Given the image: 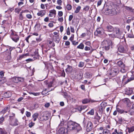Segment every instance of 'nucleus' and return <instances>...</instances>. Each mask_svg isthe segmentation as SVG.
Returning a JSON list of instances; mask_svg holds the SVG:
<instances>
[{
    "instance_id": "nucleus-6",
    "label": "nucleus",
    "mask_w": 134,
    "mask_h": 134,
    "mask_svg": "<svg viewBox=\"0 0 134 134\" xmlns=\"http://www.w3.org/2000/svg\"><path fill=\"white\" fill-rule=\"evenodd\" d=\"M93 125L92 122L90 121H88L87 122L86 130L87 132H89L91 131L92 129Z\"/></svg>"
},
{
    "instance_id": "nucleus-40",
    "label": "nucleus",
    "mask_w": 134,
    "mask_h": 134,
    "mask_svg": "<svg viewBox=\"0 0 134 134\" xmlns=\"http://www.w3.org/2000/svg\"><path fill=\"white\" fill-rule=\"evenodd\" d=\"M19 19L20 20H23V16L22 13L20 12L19 14Z\"/></svg>"
},
{
    "instance_id": "nucleus-42",
    "label": "nucleus",
    "mask_w": 134,
    "mask_h": 134,
    "mask_svg": "<svg viewBox=\"0 0 134 134\" xmlns=\"http://www.w3.org/2000/svg\"><path fill=\"white\" fill-rule=\"evenodd\" d=\"M29 93L30 94H32L35 96H37L39 95L40 93H33L31 92H30Z\"/></svg>"
},
{
    "instance_id": "nucleus-21",
    "label": "nucleus",
    "mask_w": 134,
    "mask_h": 134,
    "mask_svg": "<svg viewBox=\"0 0 134 134\" xmlns=\"http://www.w3.org/2000/svg\"><path fill=\"white\" fill-rule=\"evenodd\" d=\"M39 114L37 113H35L32 115V117L34 118V121H35L37 118Z\"/></svg>"
},
{
    "instance_id": "nucleus-20",
    "label": "nucleus",
    "mask_w": 134,
    "mask_h": 134,
    "mask_svg": "<svg viewBox=\"0 0 134 134\" xmlns=\"http://www.w3.org/2000/svg\"><path fill=\"white\" fill-rule=\"evenodd\" d=\"M6 80L4 77H0V84H2L6 82Z\"/></svg>"
},
{
    "instance_id": "nucleus-18",
    "label": "nucleus",
    "mask_w": 134,
    "mask_h": 134,
    "mask_svg": "<svg viewBox=\"0 0 134 134\" xmlns=\"http://www.w3.org/2000/svg\"><path fill=\"white\" fill-rule=\"evenodd\" d=\"M133 90L132 88H129L125 92V94L128 95H130L132 94Z\"/></svg>"
},
{
    "instance_id": "nucleus-31",
    "label": "nucleus",
    "mask_w": 134,
    "mask_h": 134,
    "mask_svg": "<svg viewBox=\"0 0 134 134\" xmlns=\"http://www.w3.org/2000/svg\"><path fill=\"white\" fill-rule=\"evenodd\" d=\"M81 7L80 6H78L76 8L75 10V13H78L81 9Z\"/></svg>"
},
{
    "instance_id": "nucleus-57",
    "label": "nucleus",
    "mask_w": 134,
    "mask_h": 134,
    "mask_svg": "<svg viewBox=\"0 0 134 134\" xmlns=\"http://www.w3.org/2000/svg\"><path fill=\"white\" fill-rule=\"evenodd\" d=\"M4 72L3 71H1L0 72V75L1 77H3L4 76Z\"/></svg>"
},
{
    "instance_id": "nucleus-10",
    "label": "nucleus",
    "mask_w": 134,
    "mask_h": 134,
    "mask_svg": "<svg viewBox=\"0 0 134 134\" xmlns=\"http://www.w3.org/2000/svg\"><path fill=\"white\" fill-rule=\"evenodd\" d=\"M103 33V30L102 28H99L97 29L96 32L94 33L95 35L99 34L100 35H102Z\"/></svg>"
},
{
    "instance_id": "nucleus-45",
    "label": "nucleus",
    "mask_w": 134,
    "mask_h": 134,
    "mask_svg": "<svg viewBox=\"0 0 134 134\" xmlns=\"http://www.w3.org/2000/svg\"><path fill=\"white\" fill-rule=\"evenodd\" d=\"M84 63L82 62H80L79 65V66L80 67H82L84 66Z\"/></svg>"
},
{
    "instance_id": "nucleus-27",
    "label": "nucleus",
    "mask_w": 134,
    "mask_h": 134,
    "mask_svg": "<svg viewBox=\"0 0 134 134\" xmlns=\"http://www.w3.org/2000/svg\"><path fill=\"white\" fill-rule=\"evenodd\" d=\"M134 80V77H131L130 79H128L126 81H125L124 82L125 84H126L131 81L132 80Z\"/></svg>"
},
{
    "instance_id": "nucleus-63",
    "label": "nucleus",
    "mask_w": 134,
    "mask_h": 134,
    "mask_svg": "<svg viewBox=\"0 0 134 134\" xmlns=\"http://www.w3.org/2000/svg\"><path fill=\"white\" fill-rule=\"evenodd\" d=\"M84 49L86 51H89V50H90V47H88L87 46H86L85 48Z\"/></svg>"
},
{
    "instance_id": "nucleus-9",
    "label": "nucleus",
    "mask_w": 134,
    "mask_h": 134,
    "mask_svg": "<svg viewBox=\"0 0 134 134\" xmlns=\"http://www.w3.org/2000/svg\"><path fill=\"white\" fill-rule=\"evenodd\" d=\"M10 110V107L7 106L5 107L4 109L0 112V114H4L7 112H9Z\"/></svg>"
},
{
    "instance_id": "nucleus-4",
    "label": "nucleus",
    "mask_w": 134,
    "mask_h": 134,
    "mask_svg": "<svg viewBox=\"0 0 134 134\" xmlns=\"http://www.w3.org/2000/svg\"><path fill=\"white\" fill-rule=\"evenodd\" d=\"M118 51L121 53H128L129 48L128 46H120L118 48Z\"/></svg>"
},
{
    "instance_id": "nucleus-36",
    "label": "nucleus",
    "mask_w": 134,
    "mask_h": 134,
    "mask_svg": "<svg viewBox=\"0 0 134 134\" xmlns=\"http://www.w3.org/2000/svg\"><path fill=\"white\" fill-rule=\"evenodd\" d=\"M114 44L113 42L112 41H109V47L110 46L111 48H112L114 46Z\"/></svg>"
},
{
    "instance_id": "nucleus-1",
    "label": "nucleus",
    "mask_w": 134,
    "mask_h": 134,
    "mask_svg": "<svg viewBox=\"0 0 134 134\" xmlns=\"http://www.w3.org/2000/svg\"><path fill=\"white\" fill-rule=\"evenodd\" d=\"M67 127L68 130L78 132L82 130L80 125L75 122L70 121L67 123Z\"/></svg>"
},
{
    "instance_id": "nucleus-39",
    "label": "nucleus",
    "mask_w": 134,
    "mask_h": 134,
    "mask_svg": "<svg viewBox=\"0 0 134 134\" xmlns=\"http://www.w3.org/2000/svg\"><path fill=\"white\" fill-rule=\"evenodd\" d=\"M68 68H67L65 70V71H68L69 72L70 71L72 70V68L71 66H69V65H68Z\"/></svg>"
},
{
    "instance_id": "nucleus-46",
    "label": "nucleus",
    "mask_w": 134,
    "mask_h": 134,
    "mask_svg": "<svg viewBox=\"0 0 134 134\" xmlns=\"http://www.w3.org/2000/svg\"><path fill=\"white\" fill-rule=\"evenodd\" d=\"M126 10H129L131 12H133V10H132V9L131 7H129L126 6Z\"/></svg>"
},
{
    "instance_id": "nucleus-2",
    "label": "nucleus",
    "mask_w": 134,
    "mask_h": 134,
    "mask_svg": "<svg viewBox=\"0 0 134 134\" xmlns=\"http://www.w3.org/2000/svg\"><path fill=\"white\" fill-rule=\"evenodd\" d=\"M122 34V32L118 27L114 28L111 26H109V37H120V35Z\"/></svg>"
},
{
    "instance_id": "nucleus-51",
    "label": "nucleus",
    "mask_w": 134,
    "mask_h": 134,
    "mask_svg": "<svg viewBox=\"0 0 134 134\" xmlns=\"http://www.w3.org/2000/svg\"><path fill=\"white\" fill-rule=\"evenodd\" d=\"M58 14L59 17L62 16L63 15V13L62 11H59L58 12Z\"/></svg>"
},
{
    "instance_id": "nucleus-58",
    "label": "nucleus",
    "mask_w": 134,
    "mask_h": 134,
    "mask_svg": "<svg viewBox=\"0 0 134 134\" xmlns=\"http://www.w3.org/2000/svg\"><path fill=\"white\" fill-rule=\"evenodd\" d=\"M70 34L69 28V27H68L67 29V34L68 35H70Z\"/></svg>"
},
{
    "instance_id": "nucleus-16",
    "label": "nucleus",
    "mask_w": 134,
    "mask_h": 134,
    "mask_svg": "<svg viewBox=\"0 0 134 134\" xmlns=\"http://www.w3.org/2000/svg\"><path fill=\"white\" fill-rule=\"evenodd\" d=\"M12 93L10 92H5L4 93V97L5 98H9L12 96Z\"/></svg>"
},
{
    "instance_id": "nucleus-14",
    "label": "nucleus",
    "mask_w": 134,
    "mask_h": 134,
    "mask_svg": "<svg viewBox=\"0 0 134 134\" xmlns=\"http://www.w3.org/2000/svg\"><path fill=\"white\" fill-rule=\"evenodd\" d=\"M46 113L44 112H43V115L42 116V118L43 120H47L49 118L48 116L46 114Z\"/></svg>"
},
{
    "instance_id": "nucleus-29",
    "label": "nucleus",
    "mask_w": 134,
    "mask_h": 134,
    "mask_svg": "<svg viewBox=\"0 0 134 134\" xmlns=\"http://www.w3.org/2000/svg\"><path fill=\"white\" fill-rule=\"evenodd\" d=\"M109 8H107L105 9V10H103V13L105 15H108L109 14Z\"/></svg>"
},
{
    "instance_id": "nucleus-7",
    "label": "nucleus",
    "mask_w": 134,
    "mask_h": 134,
    "mask_svg": "<svg viewBox=\"0 0 134 134\" xmlns=\"http://www.w3.org/2000/svg\"><path fill=\"white\" fill-rule=\"evenodd\" d=\"M67 130L63 127L60 128L57 132L58 134H68Z\"/></svg>"
},
{
    "instance_id": "nucleus-60",
    "label": "nucleus",
    "mask_w": 134,
    "mask_h": 134,
    "mask_svg": "<svg viewBox=\"0 0 134 134\" xmlns=\"http://www.w3.org/2000/svg\"><path fill=\"white\" fill-rule=\"evenodd\" d=\"M85 44L86 45L88 46H90L91 44L90 41H87L85 43Z\"/></svg>"
},
{
    "instance_id": "nucleus-38",
    "label": "nucleus",
    "mask_w": 134,
    "mask_h": 134,
    "mask_svg": "<svg viewBox=\"0 0 134 134\" xmlns=\"http://www.w3.org/2000/svg\"><path fill=\"white\" fill-rule=\"evenodd\" d=\"M103 134H108L109 133V130L107 129H104L103 132Z\"/></svg>"
},
{
    "instance_id": "nucleus-33",
    "label": "nucleus",
    "mask_w": 134,
    "mask_h": 134,
    "mask_svg": "<svg viewBox=\"0 0 134 134\" xmlns=\"http://www.w3.org/2000/svg\"><path fill=\"white\" fill-rule=\"evenodd\" d=\"M90 102L89 100L87 99H84L82 100V103L84 104H86Z\"/></svg>"
},
{
    "instance_id": "nucleus-12",
    "label": "nucleus",
    "mask_w": 134,
    "mask_h": 134,
    "mask_svg": "<svg viewBox=\"0 0 134 134\" xmlns=\"http://www.w3.org/2000/svg\"><path fill=\"white\" fill-rule=\"evenodd\" d=\"M44 83L47 87L49 88L52 86L53 82L51 81L50 82H48V81L46 80L44 82Z\"/></svg>"
},
{
    "instance_id": "nucleus-61",
    "label": "nucleus",
    "mask_w": 134,
    "mask_h": 134,
    "mask_svg": "<svg viewBox=\"0 0 134 134\" xmlns=\"http://www.w3.org/2000/svg\"><path fill=\"white\" fill-rule=\"evenodd\" d=\"M58 20L60 22H62L63 21V17H61L60 18H59L58 19Z\"/></svg>"
},
{
    "instance_id": "nucleus-64",
    "label": "nucleus",
    "mask_w": 134,
    "mask_h": 134,
    "mask_svg": "<svg viewBox=\"0 0 134 134\" xmlns=\"http://www.w3.org/2000/svg\"><path fill=\"white\" fill-rule=\"evenodd\" d=\"M48 25L50 27H53V24L52 23H50L48 24Z\"/></svg>"
},
{
    "instance_id": "nucleus-3",
    "label": "nucleus",
    "mask_w": 134,
    "mask_h": 134,
    "mask_svg": "<svg viewBox=\"0 0 134 134\" xmlns=\"http://www.w3.org/2000/svg\"><path fill=\"white\" fill-rule=\"evenodd\" d=\"M119 72V70L116 66H114L111 68L109 72V75L112 77L116 76Z\"/></svg>"
},
{
    "instance_id": "nucleus-24",
    "label": "nucleus",
    "mask_w": 134,
    "mask_h": 134,
    "mask_svg": "<svg viewBox=\"0 0 134 134\" xmlns=\"http://www.w3.org/2000/svg\"><path fill=\"white\" fill-rule=\"evenodd\" d=\"M95 118L96 119L97 121L99 122H101L102 121H100V116L97 113H96V115L95 116Z\"/></svg>"
},
{
    "instance_id": "nucleus-44",
    "label": "nucleus",
    "mask_w": 134,
    "mask_h": 134,
    "mask_svg": "<svg viewBox=\"0 0 134 134\" xmlns=\"http://www.w3.org/2000/svg\"><path fill=\"white\" fill-rule=\"evenodd\" d=\"M90 7L88 6H86L83 9V10L85 11H87L89 9Z\"/></svg>"
},
{
    "instance_id": "nucleus-32",
    "label": "nucleus",
    "mask_w": 134,
    "mask_h": 134,
    "mask_svg": "<svg viewBox=\"0 0 134 134\" xmlns=\"http://www.w3.org/2000/svg\"><path fill=\"white\" fill-rule=\"evenodd\" d=\"M33 55H35V57L36 58H38L39 54L38 53V49H36L34 52V54Z\"/></svg>"
},
{
    "instance_id": "nucleus-55",
    "label": "nucleus",
    "mask_w": 134,
    "mask_h": 134,
    "mask_svg": "<svg viewBox=\"0 0 134 134\" xmlns=\"http://www.w3.org/2000/svg\"><path fill=\"white\" fill-rule=\"evenodd\" d=\"M127 75H125L123 76L122 79V81L123 82H124L125 81V79L127 78Z\"/></svg>"
},
{
    "instance_id": "nucleus-49",
    "label": "nucleus",
    "mask_w": 134,
    "mask_h": 134,
    "mask_svg": "<svg viewBox=\"0 0 134 134\" xmlns=\"http://www.w3.org/2000/svg\"><path fill=\"white\" fill-rule=\"evenodd\" d=\"M19 82H23L24 80V79L23 78L18 77Z\"/></svg>"
},
{
    "instance_id": "nucleus-13",
    "label": "nucleus",
    "mask_w": 134,
    "mask_h": 134,
    "mask_svg": "<svg viewBox=\"0 0 134 134\" xmlns=\"http://www.w3.org/2000/svg\"><path fill=\"white\" fill-rule=\"evenodd\" d=\"M117 64L119 66L124 70L125 68V65L123 62L121 61H119L117 62Z\"/></svg>"
},
{
    "instance_id": "nucleus-53",
    "label": "nucleus",
    "mask_w": 134,
    "mask_h": 134,
    "mask_svg": "<svg viewBox=\"0 0 134 134\" xmlns=\"http://www.w3.org/2000/svg\"><path fill=\"white\" fill-rule=\"evenodd\" d=\"M72 44L74 45H76L78 44V42H76L75 41H72Z\"/></svg>"
},
{
    "instance_id": "nucleus-5",
    "label": "nucleus",
    "mask_w": 134,
    "mask_h": 134,
    "mask_svg": "<svg viewBox=\"0 0 134 134\" xmlns=\"http://www.w3.org/2000/svg\"><path fill=\"white\" fill-rule=\"evenodd\" d=\"M111 7H109V14L111 15H115L117 14V12L116 10V6L113 5H111Z\"/></svg>"
},
{
    "instance_id": "nucleus-35",
    "label": "nucleus",
    "mask_w": 134,
    "mask_h": 134,
    "mask_svg": "<svg viewBox=\"0 0 134 134\" xmlns=\"http://www.w3.org/2000/svg\"><path fill=\"white\" fill-rule=\"evenodd\" d=\"M49 12L50 13H51L52 14H54L55 15L56 14V11L54 9L51 10H49Z\"/></svg>"
},
{
    "instance_id": "nucleus-43",
    "label": "nucleus",
    "mask_w": 134,
    "mask_h": 134,
    "mask_svg": "<svg viewBox=\"0 0 134 134\" xmlns=\"http://www.w3.org/2000/svg\"><path fill=\"white\" fill-rule=\"evenodd\" d=\"M88 114L93 115L94 114V111L93 109H92L88 113Z\"/></svg>"
},
{
    "instance_id": "nucleus-17",
    "label": "nucleus",
    "mask_w": 134,
    "mask_h": 134,
    "mask_svg": "<svg viewBox=\"0 0 134 134\" xmlns=\"http://www.w3.org/2000/svg\"><path fill=\"white\" fill-rule=\"evenodd\" d=\"M46 12L44 10H42L40 11V12L38 13L37 14L38 16H41L42 17L45 14Z\"/></svg>"
},
{
    "instance_id": "nucleus-54",
    "label": "nucleus",
    "mask_w": 134,
    "mask_h": 134,
    "mask_svg": "<svg viewBox=\"0 0 134 134\" xmlns=\"http://www.w3.org/2000/svg\"><path fill=\"white\" fill-rule=\"evenodd\" d=\"M9 51L10 52H8V57L10 59V54H11V52H10L12 51V49L11 48H9Z\"/></svg>"
},
{
    "instance_id": "nucleus-19",
    "label": "nucleus",
    "mask_w": 134,
    "mask_h": 134,
    "mask_svg": "<svg viewBox=\"0 0 134 134\" xmlns=\"http://www.w3.org/2000/svg\"><path fill=\"white\" fill-rule=\"evenodd\" d=\"M12 81L15 83H18L19 82L18 77H14L12 78Z\"/></svg>"
},
{
    "instance_id": "nucleus-23",
    "label": "nucleus",
    "mask_w": 134,
    "mask_h": 134,
    "mask_svg": "<svg viewBox=\"0 0 134 134\" xmlns=\"http://www.w3.org/2000/svg\"><path fill=\"white\" fill-rule=\"evenodd\" d=\"M54 90V88L53 89H51L50 90H48V91H47V89H46L45 90H43L42 92V95H44L46 94L48 92L53 90Z\"/></svg>"
},
{
    "instance_id": "nucleus-28",
    "label": "nucleus",
    "mask_w": 134,
    "mask_h": 134,
    "mask_svg": "<svg viewBox=\"0 0 134 134\" xmlns=\"http://www.w3.org/2000/svg\"><path fill=\"white\" fill-rule=\"evenodd\" d=\"M84 44L82 43H81L77 47V48L78 49H83L84 48Z\"/></svg>"
},
{
    "instance_id": "nucleus-11",
    "label": "nucleus",
    "mask_w": 134,
    "mask_h": 134,
    "mask_svg": "<svg viewBox=\"0 0 134 134\" xmlns=\"http://www.w3.org/2000/svg\"><path fill=\"white\" fill-rule=\"evenodd\" d=\"M11 125L13 126H17L18 124V121L17 119L15 118H13L12 120H11L10 122Z\"/></svg>"
},
{
    "instance_id": "nucleus-41",
    "label": "nucleus",
    "mask_w": 134,
    "mask_h": 134,
    "mask_svg": "<svg viewBox=\"0 0 134 134\" xmlns=\"http://www.w3.org/2000/svg\"><path fill=\"white\" fill-rule=\"evenodd\" d=\"M66 8L68 10H70L71 9L72 6L70 4H67L66 6Z\"/></svg>"
},
{
    "instance_id": "nucleus-50",
    "label": "nucleus",
    "mask_w": 134,
    "mask_h": 134,
    "mask_svg": "<svg viewBox=\"0 0 134 134\" xmlns=\"http://www.w3.org/2000/svg\"><path fill=\"white\" fill-rule=\"evenodd\" d=\"M62 3V1L61 0H57V3L59 5H61Z\"/></svg>"
},
{
    "instance_id": "nucleus-47",
    "label": "nucleus",
    "mask_w": 134,
    "mask_h": 134,
    "mask_svg": "<svg viewBox=\"0 0 134 134\" xmlns=\"http://www.w3.org/2000/svg\"><path fill=\"white\" fill-rule=\"evenodd\" d=\"M26 115L27 117H30L31 115V113L30 112L26 111Z\"/></svg>"
},
{
    "instance_id": "nucleus-34",
    "label": "nucleus",
    "mask_w": 134,
    "mask_h": 134,
    "mask_svg": "<svg viewBox=\"0 0 134 134\" xmlns=\"http://www.w3.org/2000/svg\"><path fill=\"white\" fill-rule=\"evenodd\" d=\"M116 110L117 111L121 114L122 113L124 112V110H123L121 109L118 108H116Z\"/></svg>"
},
{
    "instance_id": "nucleus-22",
    "label": "nucleus",
    "mask_w": 134,
    "mask_h": 134,
    "mask_svg": "<svg viewBox=\"0 0 134 134\" xmlns=\"http://www.w3.org/2000/svg\"><path fill=\"white\" fill-rule=\"evenodd\" d=\"M118 122L119 124H121L122 122L124 121V119L121 116L118 117Z\"/></svg>"
},
{
    "instance_id": "nucleus-48",
    "label": "nucleus",
    "mask_w": 134,
    "mask_h": 134,
    "mask_svg": "<svg viewBox=\"0 0 134 134\" xmlns=\"http://www.w3.org/2000/svg\"><path fill=\"white\" fill-rule=\"evenodd\" d=\"M34 125L35 123L33 122H31L29 124V127L30 128H31L33 126H34Z\"/></svg>"
},
{
    "instance_id": "nucleus-62",
    "label": "nucleus",
    "mask_w": 134,
    "mask_h": 134,
    "mask_svg": "<svg viewBox=\"0 0 134 134\" xmlns=\"http://www.w3.org/2000/svg\"><path fill=\"white\" fill-rule=\"evenodd\" d=\"M73 18V16L72 15H70L69 16V20L70 21H71Z\"/></svg>"
},
{
    "instance_id": "nucleus-52",
    "label": "nucleus",
    "mask_w": 134,
    "mask_h": 134,
    "mask_svg": "<svg viewBox=\"0 0 134 134\" xmlns=\"http://www.w3.org/2000/svg\"><path fill=\"white\" fill-rule=\"evenodd\" d=\"M26 17L29 19H31L32 18V15L30 14H27L26 15Z\"/></svg>"
},
{
    "instance_id": "nucleus-8",
    "label": "nucleus",
    "mask_w": 134,
    "mask_h": 134,
    "mask_svg": "<svg viewBox=\"0 0 134 134\" xmlns=\"http://www.w3.org/2000/svg\"><path fill=\"white\" fill-rule=\"evenodd\" d=\"M11 38L15 42H17L19 40V37L16 34H15L12 36Z\"/></svg>"
},
{
    "instance_id": "nucleus-30",
    "label": "nucleus",
    "mask_w": 134,
    "mask_h": 134,
    "mask_svg": "<svg viewBox=\"0 0 134 134\" xmlns=\"http://www.w3.org/2000/svg\"><path fill=\"white\" fill-rule=\"evenodd\" d=\"M55 37L56 40H55V42L57 43H59L60 41L59 37V35H57L54 36Z\"/></svg>"
},
{
    "instance_id": "nucleus-59",
    "label": "nucleus",
    "mask_w": 134,
    "mask_h": 134,
    "mask_svg": "<svg viewBox=\"0 0 134 134\" xmlns=\"http://www.w3.org/2000/svg\"><path fill=\"white\" fill-rule=\"evenodd\" d=\"M102 0H99V1L97 2V5L99 6L102 3Z\"/></svg>"
},
{
    "instance_id": "nucleus-15",
    "label": "nucleus",
    "mask_w": 134,
    "mask_h": 134,
    "mask_svg": "<svg viewBox=\"0 0 134 134\" xmlns=\"http://www.w3.org/2000/svg\"><path fill=\"white\" fill-rule=\"evenodd\" d=\"M129 112L131 115H134V104H132L131 108L129 111Z\"/></svg>"
},
{
    "instance_id": "nucleus-25",
    "label": "nucleus",
    "mask_w": 134,
    "mask_h": 134,
    "mask_svg": "<svg viewBox=\"0 0 134 134\" xmlns=\"http://www.w3.org/2000/svg\"><path fill=\"white\" fill-rule=\"evenodd\" d=\"M128 130V132L129 133L132 132L134 131V126H132L130 128H127Z\"/></svg>"
},
{
    "instance_id": "nucleus-56",
    "label": "nucleus",
    "mask_w": 134,
    "mask_h": 134,
    "mask_svg": "<svg viewBox=\"0 0 134 134\" xmlns=\"http://www.w3.org/2000/svg\"><path fill=\"white\" fill-rule=\"evenodd\" d=\"M70 30L71 32L73 33L74 32L75 30L73 27L70 26Z\"/></svg>"
},
{
    "instance_id": "nucleus-37",
    "label": "nucleus",
    "mask_w": 134,
    "mask_h": 134,
    "mask_svg": "<svg viewBox=\"0 0 134 134\" xmlns=\"http://www.w3.org/2000/svg\"><path fill=\"white\" fill-rule=\"evenodd\" d=\"M26 54H23L22 55H20L19 56V58H18V59L20 60L22 59V58H24L26 56Z\"/></svg>"
},
{
    "instance_id": "nucleus-26",
    "label": "nucleus",
    "mask_w": 134,
    "mask_h": 134,
    "mask_svg": "<svg viewBox=\"0 0 134 134\" xmlns=\"http://www.w3.org/2000/svg\"><path fill=\"white\" fill-rule=\"evenodd\" d=\"M7 132L4 129L0 128V134H7Z\"/></svg>"
}]
</instances>
